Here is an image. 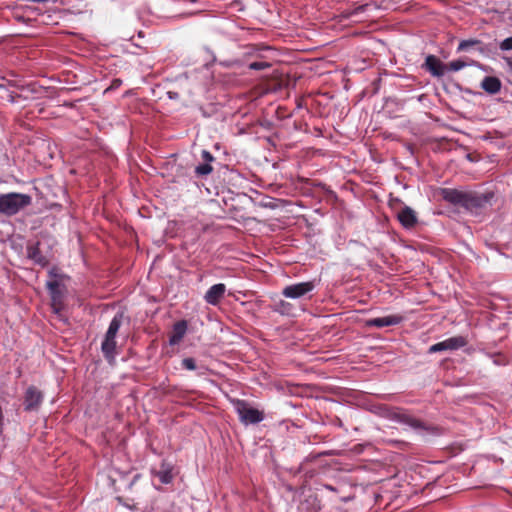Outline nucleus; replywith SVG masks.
<instances>
[{
	"mask_svg": "<svg viewBox=\"0 0 512 512\" xmlns=\"http://www.w3.org/2000/svg\"><path fill=\"white\" fill-rule=\"evenodd\" d=\"M32 198L22 193H7L0 195V213L12 216L31 204Z\"/></svg>",
	"mask_w": 512,
	"mask_h": 512,
	"instance_id": "1",
	"label": "nucleus"
},
{
	"mask_svg": "<svg viewBox=\"0 0 512 512\" xmlns=\"http://www.w3.org/2000/svg\"><path fill=\"white\" fill-rule=\"evenodd\" d=\"M123 314L117 313L111 320L108 330L101 344V350L105 358L109 361L115 358L116 335L122 325Z\"/></svg>",
	"mask_w": 512,
	"mask_h": 512,
	"instance_id": "2",
	"label": "nucleus"
},
{
	"mask_svg": "<svg viewBox=\"0 0 512 512\" xmlns=\"http://www.w3.org/2000/svg\"><path fill=\"white\" fill-rule=\"evenodd\" d=\"M233 406H234L236 413L239 416L240 421L244 425L257 424L264 419L263 412L259 411L256 408L251 407L244 400L233 401Z\"/></svg>",
	"mask_w": 512,
	"mask_h": 512,
	"instance_id": "3",
	"label": "nucleus"
},
{
	"mask_svg": "<svg viewBox=\"0 0 512 512\" xmlns=\"http://www.w3.org/2000/svg\"><path fill=\"white\" fill-rule=\"evenodd\" d=\"M314 288V281L300 282L286 286L282 290V295L290 299H299L310 293Z\"/></svg>",
	"mask_w": 512,
	"mask_h": 512,
	"instance_id": "4",
	"label": "nucleus"
},
{
	"mask_svg": "<svg viewBox=\"0 0 512 512\" xmlns=\"http://www.w3.org/2000/svg\"><path fill=\"white\" fill-rule=\"evenodd\" d=\"M468 343V340L464 336H454L448 339H445L441 342H438L429 348V353H437L441 351H453L460 349L464 346H466Z\"/></svg>",
	"mask_w": 512,
	"mask_h": 512,
	"instance_id": "5",
	"label": "nucleus"
},
{
	"mask_svg": "<svg viewBox=\"0 0 512 512\" xmlns=\"http://www.w3.org/2000/svg\"><path fill=\"white\" fill-rule=\"evenodd\" d=\"M43 401V393L35 386H29L24 395L26 411H37Z\"/></svg>",
	"mask_w": 512,
	"mask_h": 512,
	"instance_id": "6",
	"label": "nucleus"
},
{
	"mask_svg": "<svg viewBox=\"0 0 512 512\" xmlns=\"http://www.w3.org/2000/svg\"><path fill=\"white\" fill-rule=\"evenodd\" d=\"M397 219L401 223V225L406 229L414 228L418 222L416 212L409 206L403 207L397 213Z\"/></svg>",
	"mask_w": 512,
	"mask_h": 512,
	"instance_id": "7",
	"label": "nucleus"
},
{
	"mask_svg": "<svg viewBox=\"0 0 512 512\" xmlns=\"http://www.w3.org/2000/svg\"><path fill=\"white\" fill-rule=\"evenodd\" d=\"M403 321V317L401 315H388L384 317L372 318L366 321V326L368 327H377L383 328L387 326L398 325Z\"/></svg>",
	"mask_w": 512,
	"mask_h": 512,
	"instance_id": "8",
	"label": "nucleus"
},
{
	"mask_svg": "<svg viewBox=\"0 0 512 512\" xmlns=\"http://www.w3.org/2000/svg\"><path fill=\"white\" fill-rule=\"evenodd\" d=\"M226 292V286L223 283H218L211 286L204 295V300L213 306L219 304Z\"/></svg>",
	"mask_w": 512,
	"mask_h": 512,
	"instance_id": "9",
	"label": "nucleus"
},
{
	"mask_svg": "<svg viewBox=\"0 0 512 512\" xmlns=\"http://www.w3.org/2000/svg\"><path fill=\"white\" fill-rule=\"evenodd\" d=\"M423 67L436 77H442L446 71V65L434 55H428L426 57Z\"/></svg>",
	"mask_w": 512,
	"mask_h": 512,
	"instance_id": "10",
	"label": "nucleus"
},
{
	"mask_svg": "<svg viewBox=\"0 0 512 512\" xmlns=\"http://www.w3.org/2000/svg\"><path fill=\"white\" fill-rule=\"evenodd\" d=\"M472 48L478 50L483 55H487L491 51L487 45H484L478 39H466L459 42L457 52L468 51Z\"/></svg>",
	"mask_w": 512,
	"mask_h": 512,
	"instance_id": "11",
	"label": "nucleus"
},
{
	"mask_svg": "<svg viewBox=\"0 0 512 512\" xmlns=\"http://www.w3.org/2000/svg\"><path fill=\"white\" fill-rule=\"evenodd\" d=\"M442 197L445 201L451 204H466L467 194L456 189L445 188L442 189Z\"/></svg>",
	"mask_w": 512,
	"mask_h": 512,
	"instance_id": "12",
	"label": "nucleus"
},
{
	"mask_svg": "<svg viewBox=\"0 0 512 512\" xmlns=\"http://www.w3.org/2000/svg\"><path fill=\"white\" fill-rule=\"evenodd\" d=\"M47 288L51 294L52 309L56 314L60 313L61 310V294L59 291V283L57 281L47 282Z\"/></svg>",
	"mask_w": 512,
	"mask_h": 512,
	"instance_id": "13",
	"label": "nucleus"
},
{
	"mask_svg": "<svg viewBox=\"0 0 512 512\" xmlns=\"http://www.w3.org/2000/svg\"><path fill=\"white\" fill-rule=\"evenodd\" d=\"M173 466L163 461L159 470H152V474L159 478L162 484H169L173 480Z\"/></svg>",
	"mask_w": 512,
	"mask_h": 512,
	"instance_id": "14",
	"label": "nucleus"
},
{
	"mask_svg": "<svg viewBox=\"0 0 512 512\" xmlns=\"http://www.w3.org/2000/svg\"><path fill=\"white\" fill-rule=\"evenodd\" d=\"M187 331V323L186 321H178L173 326V332L170 336L169 343L170 345L178 344L184 337Z\"/></svg>",
	"mask_w": 512,
	"mask_h": 512,
	"instance_id": "15",
	"label": "nucleus"
},
{
	"mask_svg": "<svg viewBox=\"0 0 512 512\" xmlns=\"http://www.w3.org/2000/svg\"><path fill=\"white\" fill-rule=\"evenodd\" d=\"M27 256L34 263L40 266H46L48 264V260L45 256H43L39 250V244L28 245L27 247Z\"/></svg>",
	"mask_w": 512,
	"mask_h": 512,
	"instance_id": "16",
	"label": "nucleus"
},
{
	"mask_svg": "<svg viewBox=\"0 0 512 512\" xmlns=\"http://www.w3.org/2000/svg\"><path fill=\"white\" fill-rule=\"evenodd\" d=\"M481 87L488 93L495 94L501 89V82L497 77L487 76L483 79Z\"/></svg>",
	"mask_w": 512,
	"mask_h": 512,
	"instance_id": "17",
	"label": "nucleus"
},
{
	"mask_svg": "<svg viewBox=\"0 0 512 512\" xmlns=\"http://www.w3.org/2000/svg\"><path fill=\"white\" fill-rule=\"evenodd\" d=\"M274 311H276L282 315H290L291 311H292V305L289 302L280 300L275 303Z\"/></svg>",
	"mask_w": 512,
	"mask_h": 512,
	"instance_id": "18",
	"label": "nucleus"
},
{
	"mask_svg": "<svg viewBox=\"0 0 512 512\" xmlns=\"http://www.w3.org/2000/svg\"><path fill=\"white\" fill-rule=\"evenodd\" d=\"M467 66V63L464 62L463 60H453L451 62H449L447 65H446V70H449V71H459L461 69H463L464 67Z\"/></svg>",
	"mask_w": 512,
	"mask_h": 512,
	"instance_id": "19",
	"label": "nucleus"
},
{
	"mask_svg": "<svg viewBox=\"0 0 512 512\" xmlns=\"http://www.w3.org/2000/svg\"><path fill=\"white\" fill-rule=\"evenodd\" d=\"M213 168L209 163H203L195 168V173L200 176L208 175L212 172Z\"/></svg>",
	"mask_w": 512,
	"mask_h": 512,
	"instance_id": "20",
	"label": "nucleus"
},
{
	"mask_svg": "<svg viewBox=\"0 0 512 512\" xmlns=\"http://www.w3.org/2000/svg\"><path fill=\"white\" fill-rule=\"evenodd\" d=\"M181 365L184 369L186 370H196L197 369V365H196V362L193 358L191 357H187V358H184L181 362Z\"/></svg>",
	"mask_w": 512,
	"mask_h": 512,
	"instance_id": "21",
	"label": "nucleus"
},
{
	"mask_svg": "<svg viewBox=\"0 0 512 512\" xmlns=\"http://www.w3.org/2000/svg\"><path fill=\"white\" fill-rule=\"evenodd\" d=\"M271 65L264 61H255L249 64V68L252 70H264L269 68Z\"/></svg>",
	"mask_w": 512,
	"mask_h": 512,
	"instance_id": "22",
	"label": "nucleus"
},
{
	"mask_svg": "<svg viewBox=\"0 0 512 512\" xmlns=\"http://www.w3.org/2000/svg\"><path fill=\"white\" fill-rule=\"evenodd\" d=\"M499 47L503 51L512 50V37H508V38L504 39L500 43Z\"/></svg>",
	"mask_w": 512,
	"mask_h": 512,
	"instance_id": "23",
	"label": "nucleus"
},
{
	"mask_svg": "<svg viewBox=\"0 0 512 512\" xmlns=\"http://www.w3.org/2000/svg\"><path fill=\"white\" fill-rule=\"evenodd\" d=\"M121 85H122L121 79H119V78L113 79L110 86L106 89V91L118 89Z\"/></svg>",
	"mask_w": 512,
	"mask_h": 512,
	"instance_id": "24",
	"label": "nucleus"
},
{
	"mask_svg": "<svg viewBox=\"0 0 512 512\" xmlns=\"http://www.w3.org/2000/svg\"><path fill=\"white\" fill-rule=\"evenodd\" d=\"M202 158L205 161V163H209V164H210V162H212L214 160V157L211 155V153L206 150L202 151Z\"/></svg>",
	"mask_w": 512,
	"mask_h": 512,
	"instance_id": "25",
	"label": "nucleus"
},
{
	"mask_svg": "<svg viewBox=\"0 0 512 512\" xmlns=\"http://www.w3.org/2000/svg\"><path fill=\"white\" fill-rule=\"evenodd\" d=\"M407 423L412 426V427H415V428H418L420 427V422L414 418H411V417H407Z\"/></svg>",
	"mask_w": 512,
	"mask_h": 512,
	"instance_id": "26",
	"label": "nucleus"
},
{
	"mask_svg": "<svg viewBox=\"0 0 512 512\" xmlns=\"http://www.w3.org/2000/svg\"><path fill=\"white\" fill-rule=\"evenodd\" d=\"M504 59L506 60L507 64H508L510 67H512V59H510V58H504Z\"/></svg>",
	"mask_w": 512,
	"mask_h": 512,
	"instance_id": "27",
	"label": "nucleus"
}]
</instances>
